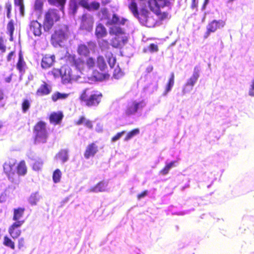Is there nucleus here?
<instances>
[{
  "label": "nucleus",
  "mask_w": 254,
  "mask_h": 254,
  "mask_svg": "<svg viewBox=\"0 0 254 254\" xmlns=\"http://www.w3.org/2000/svg\"><path fill=\"white\" fill-rule=\"evenodd\" d=\"M33 134L35 144L46 143L48 138L46 123L42 121H39L34 126Z\"/></svg>",
  "instance_id": "nucleus-3"
},
{
  "label": "nucleus",
  "mask_w": 254,
  "mask_h": 254,
  "mask_svg": "<svg viewBox=\"0 0 254 254\" xmlns=\"http://www.w3.org/2000/svg\"><path fill=\"white\" fill-rule=\"evenodd\" d=\"M180 160V159H178L175 160H173L170 162H167L166 161L165 162V164L168 166V167L169 168L170 170L171 169L177 167L179 165V161Z\"/></svg>",
  "instance_id": "nucleus-48"
},
{
  "label": "nucleus",
  "mask_w": 254,
  "mask_h": 254,
  "mask_svg": "<svg viewBox=\"0 0 254 254\" xmlns=\"http://www.w3.org/2000/svg\"><path fill=\"white\" fill-rule=\"evenodd\" d=\"M146 105L145 100H134L128 103L125 110V115L131 117L135 115L139 110H141Z\"/></svg>",
  "instance_id": "nucleus-5"
},
{
  "label": "nucleus",
  "mask_w": 254,
  "mask_h": 254,
  "mask_svg": "<svg viewBox=\"0 0 254 254\" xmlns=\"http://www.w3.org/2000/svg\"><path fill=\"white\" fill-rule=\"evenodd\" d=\"M200 67L198 65H196L193 70V73L192 75L191 76L193 78H195L196 80H198L199 76H200Z\"/></svg>",
  "instance_id": "nucleus-46"
},
{
  "label": "nucleus",
  "mask_w": 254,
  "mask_h": 254,
  "mask_svg": "<svg viewBox=\"0 0 254 254\" xmlns=\"http://www.w3.org/2000/svg\"><path fill=\"white\" fill-rule=\"evenodd\" d=\"M158 88V85L157 82H152L150 83L149 85L144 87L143 90L144 92L149 93L152 94L154 92L157 90Z\"/></svg>",
  "instance_id": "nucleus-28"
},
{
  "label": "nucleus",
  "mask_w": 254,
  "mask_h": 254,
  "mask_svg": "<svg viewBox=\"0 0 254 254\" xmlns=\"http://www.w3.org/2000/svg\"><path fill=\"white\" fill-rule=\"evenodd\" d=\"M14 52H12V51L10 52L8 54V55H7V61L8 62H10V61L11 60L12 58V57H13V55H14Z\"/></svg>",
  "instance_id": "nucleus-63"
},
{
  "label": "nucleus",
  "mask_w": 254,
  "mask_h": 254,
  "mask_svg": "<svg viewBox=\"0 0 254 254\" xmlns=\"http://www.w3.org/2000/svg\"><path fill=\"white\" fill-rule=\"evenodd\" d=\"M98 151V146L95 143H92L87 146L84 154V157L87 159H89L90 157L94 156Z\"/></svg>",
  "instance_id": "nucleus-14"
},
{
  "label": "nucleus",
  "mask_w": 254,
  "mask_h": 254,
  "mask_svg": "<svg viewBox=\"0 0 254 254\" xmlns=\"http://www.w3.org/2000/svg\"><path fill=\"white\" fill-rule=\"evenodd\" d=\"M97 64L98 68L102 71H105L107 67L105 59L102 56H99L97 57Z\"/></svg>",
  "instance_id": "nucleus-33"
},
{
  "label": "nucleus",
  "mask_w": 254,
  "mask_h": 254,
  "mask_svg": "<svg viewBox=\"0 0 254 254\" xmlns=\"http://www.w3.org/2000/svg\"><path fill=\"white\" fill-rule=\"evenodd\" d=\"M3 245L12 250L15 249V243L7 236H5L3 238Z\"/></svg>",
  "instance_id": "nucleus-36"
},
{
  "label": "nucleus",
  "mask_w": 254,
  "mask_h": 254,
  "mask_svg": "<svg viewBox=\"0 0 254 254\" xmlns=\"http://www.w3.org/2000/svg\"><path fill=\"white\" fill-rule=\"evenodd\" d=\"M155 7L160 9L161 7L169 6L170 5V1L169 0H153Z\"/></svg>",
  "instance_id": "nucleus-34"
},
{
  "label": "nucleus",
  "mask_w": 254,
  "mask_h": 254,
  "mask_svg": "<svg viewBox=\"0 0 254 254\" xmlns=\"http://www.w3.org/2000/svg\"><path fill=\"white\" fill-rule=\"evenodd\" d=\"M137 18L139 22L143 25H145L147 21L148 18V11L147 10L144 11L141 14H138L134 16Z\"/></svg>",
  "instance_id": "nucleus-31"
},
{
  "label": "nucleus",
  "mask_w": 254,
  "mask_h": 254,
  "mask_svg": "<svg viewBox=\"0 0 254 254\" xmlns=\"http://www.w3.org/2000/svg\"><path fill=\"white\" fill-rule=\"evenodd\" d=\"M60 19L59 10L55 8H50L45 13L44 28L45 31H49L53 27L54 22Z\"/></svg>",
  "instance_id": "nucleus-4"
},
{
  "label": "nucleus",
  "mask_w": 254,
  "mask_h": 254,
  "mask_svg": "<svg viewBox=\"0 0 254 254\" xmlns=\"http://www.w3.org/2000/svg\"><path fill=\"white\" fill-rule=\"evenodd\" d=\"M31 106V103L29 100L27 99H24L23 100L21 105L22 111L23 113H26L29 109Z\"/></svg>",
  "instance_id": "nucleus-42"
},
{
  "label": "nucleus",
  "mask_w": 254,
  "mask_h": 254,
  "mask_svg": "<svg viewBox=\"0 0 254 254\" xmlns=\"http://www.w3.org/2000/svg\"><path fill=\"white\" fill-rule=\"evenodd\" d=\"M79 6L88 11L97 10L100 7L99 2L93 1L89 3V0H70L69 3V14L74 15Z\"/></svg>",
  "instance_id": "nucleus-1"
},
{
  "label": "nucleus",
  "mask_w": 254,
  "mask_h": 254,
  "mask_svg": "<svg viewBox=\"0 0 254 254\" xmlns=\"http://www.w3.org/2000/svg\"><path fill=\"white\" fill-rule=\"evenodd\" d=\"M95 60L92 57H89L86 60V64L89 68H92L95 65Z\"/></svg>",
  "instance_id": "nucleus-51"
},
{
  "label": "nucleus",
  "mask_w": 254,
  "mask_h": 254,
  "mask_svg": "<svg viewBox=\"0 0 254 254\" xmlns=\"http://www.w3.org/2000/svg\"><path fill=\"white\" fill-rule=\"evenodd\" d=\"M44 3L42 0H35L34 9L36 11H41L43 9Z\"/></svg>",
  "instance_id": "nucleus-44"
},
{
  "label": "nucleus",
  "mask_w": 254,
  "mask_h": 254,
  "mask_svg": "<svg viewBox=\"0 0 254 254\" xmlns=\"http://www.w3.org/2000/svg\"><path fill=\"white\" fill-rule=\"evenodd\" d=\"M194 210V209L193 208H191L190 209H188V210H184L183 211H181V212H178L174 213V214H176L177 215H186V214H189L191 211H193Z\"/></svg>",
  "instance_id": "nucleus-54"
},
{
  "label": "nucleus",
  "mask_w": 254,
  "mask_h": 254,
  "mask_svg": "<svg viewBox=\"0 0 254 254\" xmlns=\"http://www.w3.org/2000/svg\"><path fill=\"white\" fill-rule=\"evenodd\" d=\"M48 3L52 5L59 7L60 10L64 12V6L66 0H47Z\"/></svg>",
  "instance_id": "nucleus-26"
},
{
  "label": "nucleus",
  "mask_w": 254,
  "mask_h": 254,
  "mask_svg": "<svg viewBox=\"0 0 254 254\" xmlns=\"http://www.w3.org/2000/svg\"><path fill=\"white\" fill-rule=\"evenodd\" d=\"M197 80L195 78H193L191 76L187 80V82L184 85L182 93L184 95L187 93L190 92L195 84L196 83Z\"/></svg>",
  "instance_id": "nucleus-16"
},
{
  "label": "nucleus",
  "mask_w": 254,
  "mask_h": 254,
  "mask_svg": "<svg viewBox=\"0 0 254 254\" xmlns=\"http://www.w3.org/2000/svg\"><path fill=\"white\" fill-rule=\"evenodd\" d=\"M68 96V94L64 93H61L59 92H56L52 96V100L54 102H56L58 100L65 99Z\"/></svg>",
  "instance_id": "nucleus-38"
},
{
  "label": "nucleus",
  "mask_w": 254,
  "mask_h": 254,
  "mask_svg": "<svg viewBox=\"0 0 254 254\" xmlns=\"http://www.w3.org/2000/svg\"><path fill=\"white\" fill-rule=\"evenodd\" d=\"M248 94L251 97H254V88L250 86Z\"/></svg>",
  "instance_id": "nucleus-62"
},
{
  "label": "nucleus",
  "mask_w": 254,
  "mask_h": 254,
  "mask_svg": "<svg viewBox=\"0 0 254 254\" xmlns=\"http://www.w3.org/2000/svg\"><path fill=\"white\" fill-rule=\"evenodd\" d=\"M5 8L6 9V16L8 18H10L12 7L11 3L9 1L5 3Z\"/></svg>",
  "instance_id": "nucleus-52"
},
{
  "label": "nucleus",
  "mask_w": 254,
  "mask_h": 254,
  "mask_svg": "<svg viewBox=\"0 0 254 254\" xmlns=\"http://www.w3.org/2000/svg\"><path fill=\"white\" fill-rule=\"evenodd\" d=\"M212 33L211 31L209 30V29L206 27V31L204 35V38L207 39L210 35V34Z\"/></svg>",
  "instance_id": "nucleus-64"
},
{
  "label": "nucleus",
  "mask_w": 254,
  "mask_h": 254,
  "mask_svg": "<svg viewBox=\"0 0 254 254\" xmlns=\"http://www.w3.org/2000/svg\"><path fill=\"white\" fill-rule=\"evenodd\" d=\"M100 13L102 14V19H110V14L109 13V11L108 9L106 7L102 8L100 11Z\"/></svg>",
  "instance_id": "nucleus-45"
},
{
  "label": "nucleus",
  "mask_w": 254,
  "mask_h": 254,
  "mask_svg": "<svg viewBox=\"0 0 254 254\" xmlns=\"http://www.w3.org/2000/svg\"><path fill=\"white\" fill-rule=\"evenodd\" d=\"M88 89H84L80 96V99L88 107L97 106L101 102L102 94L98 91H93L90 94L87 93Z\"/></svg>",
  "instance_id": "nucleus-2"
},
{
  "label": "nucleus",
  "mask_w": 254,
  "mask_h": 254,
  "mask_svg": "<svg viewBox=\"0 0 254 254\" xmlns=\"http://www.w3.org/2000/svg\"><path fill=\"white\" fill-rule=\"evenodd\" d=\"M25 221L14 222L8 228V233L10 236L14 239H17L21 233L19 228L24 224Z\"/></svg>",
  "instance_id": "nucleus-10"
},
{
  "label": "nucleus",
  "mask_w": 254,
  "mask_h": 254,
  "mask_svg": "<svg viewBox=\"0 0 254 254\" xmlns=\"http://www.w3.org/2000/svg\"><path fill=\"white\" fill-rule=\"evenodd\" d=\"M66 35L62 30L55 31L51 37V41L55 47L63 46V44L66 40Z\"/></svg>",
  "instance_id": "nucleus-7"
},
{
  "label": "nucleus",
  "mask_w": 254,
  "mask_h": 254,
  "mask_svg": "<svg viewBox=\"0 0 254 254\" xmlns=\"http://www.w3.org/2000/svg\"><path fill=\"white\" fill-rule=\"evenodd\" d=\"M77 52L79 55L87 57L90 53L88 47L85 44H80L78 45Z\"/></svg>",
  "instance_id": "nucleus-30"
},
{
  "label": "nucleus",
  "mask_w": 254,
  "mask_h": 254,
  "mask_svg": "<svg viewBox=\"0 0 254 254\" xmlns=\"http://www.w3.org/2000/svg\"><path fill=\"white\" fill-rule=\"evenodd\" d=\"M6 46L4 45L3 39L2 37H0V51L2 52H5Z\"/></svg>",
  "instance_id": "nucleus-59"
},
{
  "label": "nucleus",
  "mask_w": 254,
  "mask_h": 254,
  "mask_svg": "<svg viewBox=\"0 0 254 254\" xmlns=\"http://www.w3.org/2000/svg\"><path fill=\"white\" fill-rule=\"evenodd\" d=\"M51 92V87L46 83L42 84L37 91L36 94L44 96L49 94Z\"/></svg>",
  "instance_id": "nucleus-19"
},
{
  "label": "nucleus",
  "mask_w": 254,
  "mask_h": 254,
  "mask_svg": "<svg viewBox=\"0 0 254 254\" xmlns=\"http://www.w3.org/2000/svg\"><path fill=\"white\" fill-rule=\"evenodd\" d=\"M25 65V63L24 61L22 55L19 54L18 62L16 64V68L20 72H21L24 70Z\"/></svg>",
  "instance_id": "nucleus-40"
},
{
  "label": "nucleus",
  "mask_w": 254,
  "mask_h": 254,
  "mask_svg": "<svg viewBox=\"0 0 254 254\" xmlns=\"http://www.w3.org/2000/svg\"><path fill=\"white\" fill-rule=\"evenodd\" d=\"M116 62L115 58L109 57L108 59V63L111 68H113Z\"/></svg>",
  "instance_id": "nucleus-55"
},
{
  "label": "nucleus",
  "mask_w": 254,
  "mask_h": 254,
  "mask_svg": "<svg viewBox=\"0 0 254 254\" xmlns=\"http://www.w3.org/2000/svg\"><path fill=\"white\" fill-rule=\"evenodd\" d=\"M7 31L8 34H13L14 31V21L11 19L7 25Z\"/></svg>",
  "instance_id": "nucleus-47"
},
{
  "label": "nucleus",
  "mask_w": 254,
  "mask_h": 254,
  "mask_svg": "<svg viewBox=\"0 0 254 254\" xmlns=\"http://www.w3.org/2000/svg\"><path fill=\"white\" fill-rule=\"evenodd\" d=\"M130 0V2H129V5H128L129 9L132 12V13H133L134 16L137 15V14H138L139 12L138 10L137 3L135 1V0Z\"/></svg>",
  "instance_id": "nucleus-39"
},
{
  "label": "nucleus",
  "mask_w": 254,
  "mask_h": 254,
  "mask_svg": "<svg viewBox=\"0 0 254 254\" xmlns=\"http://www.w3.org/2000/svg\"><path fill=\"white\" fill-rule=\"evenodd\" d=\"M126 133V131L124 130L121 132H118L115 136H114L111 139L112 142H115L119 140L124 134Z\"/></svg>",
  "instance_id": "nucleus-50"
},
{
  "label": "nucleus",
  "mask_w": 254,
  "mask_h": 254,
  "mask_svg": "<svg viewBox=\"0 0 254 254\" xmlns=\"http://www.w3.org/2000/svg\"><path fill=\"white\" fill-rule=\"evenodd\" d=\"M107 32L105 26L101 23L98 24L96 28L95 35L97 38H102L105 37Z\"/></svg>",
  "instance_id": "nucleus-23"
},
{
  "label": "nucleus",
  "mask_w": 254,
  "mask_h": 254,
  "mask_svg": "<svg viewBox=\"0 0 254 254\" xmlns=\"http://www.w3.org/2000/svg\"><path fill=\"white\" fill-rule=\"evenodd\" d=\"M76 124L78 126L84 124L85 126L89 129H92L93 128V125L91 121L89 120H87L84 116L80 117Z\"/></svg>",
  "instance_id": "nucleus-29"
},
{
  "label": "nucleus",
  "mask_w": 254,
  "mask_h": 254,
  "mask_svg": "<svg viewBox=\"0 0 254 254\" xmlns=\"http://www.w3.org/2000/svg\"><path fill=\"white\" fill-rule=\"evenodd\" d=\"M68 60L71 65L77 70L80 71L84 65V61L75 55H70L68 57Z\"/></svg>",
  "instance_id": "nucleus-11"
},
{
  "label": "nucleus",
  "mask_w": 254,
  "mask_h": 254,
  "mask_svg": "<svg viewBox=\"0 0 254 254\" xmlns=\"http://www.w3.org/2000/svg\"><path fill=\"white\" fill-rule=\"evenodd\" d=\"M148 191L147 190H145L140 193L137 195V198L138 199H141L145 196H146L148 194Z\"/></svg>",
  "instance_id": "nucleus-60"
},
{
  "label": "nucleus",
  "mask_w": 254,
  "mask_h": 254,
  "mask_svg": "<svg viewBox=\"0 0 254 254\" xmlns=\"http://www.w3.org/2000/svg\"><path fill=\"white\" fill-rule=\"evenodd\" d=\"M24 239L23 238H20L18 239V248L19 250H22L24 247Z\"/></svg>",
  "instance_id": "nucleus-57"
},
{
  "label": "nucleus",
  "mask_w": 254,
  "mask_h": 254,
  "mask_svg": "<svg viewBox=\"0 0 254 254\" xmlns=\"http://www.w3.org/2000/svg\"><path fill=\"white\" fill-rule=\"evenodd\" d=\"M29 26L30 31L35 36H40L41 35L42 25L37 20L31 21Z\"/></svg>",
  "instance_id": "nucleus-15"
},
{
  "label": "nucleus",
  "mask_w": 254,
  "mask_h": 254,
  "mask_svg": "<svg viewBox=\"0 0 254 254\" xmlns=\"http://www.w3.org/2000/svg\"><path fill=\"white\" fill-rule=\"evenodd\" d=\"M64 117L62 112H54L51 113L49 117L50 122L54 125H59L61 123Z\"/></svg>",
  "instance_id": "nucleus-18"
},
{
  "label": "nucleus",
  "mask_w": 254,
  "mask_h": 254,
  "mask_svg": "<svg viewBox=\"0 0 254 254\" xmlns=\"http://www.w3.org/2000/svg\"><path fill=\"white\" fill-rule=\"evenodd\" d=\"M27 173L26 167L25 166V163L24 161H21L18 164V165L16 166V175L15 177L17 176H24Z\"/></svg>",
  "instance_id": "nucleus-25"
},
{
  "label": "nucleus",
  "mask_w": 254,
  "mask_h": 254,
  "mask_svg": "<svg viewBox=\"0 0 254 254\" xmlns=\"http://www.w3.org/2000/svg\"><path fill=\"white\" fill-rule=\"evenodd\" d=\"M16 161L14 159H10L6 161L3 165V171L9 181L13 182L16 175Z\"/></svg>",
  "instance_id": "nucleus-6"
},
{
  "label": "nucleus",
  "mask_w": 254,
  "mask_h": 254,
  "mask_svg": "<svg viewBox=\"0 0 254 254\" xmlns=\"http://www.w3.org/2000/svg\"><path fill=\"white\" fill-rule=\"evenodd\" d=\"M61 71V68L60 69H55L53 71V75L55 76V77H56V78L58 77H61V78L62 77V73Z\"/></svg>",
  "instance_id": "nucleus-61"
},
{
  "label": "nucleus",
  "mask_w": 254,
  "mask_h": 254,
  "mask_svg": "<svg viewBox=\"0 0 254 254\" xmlns=\"http://www.w3.org/2000/svg\"><path fill=\"white\" fill-rule=\"evenodd\" d=\"M55 61V56L50 55H46L41 61V67L43 69H47L52 66Z\"/></svg>",
  "instance_id": "nucleus-13"
},
{
  "label": "nucleus",
  "mask_w": 254,
  "mask_h": 254,
  "mask_svg": "<svg viewBox=\"0 0 254 254\" xmlns=\"http://www.w3.org/2000/svg\"><path fill=\"white\" fill-rule=\"evenodd\" d=\"M93 18L89 14H83L81 17L80 29L90 32L93 29Z\"/></svg>",
  "instance_id": "nucleus-8"
},
{
  "label": "nucleus",
  "mask_w": 254,
  "mask_h": 254,
  "mask_svg": "<svg viewBox=\"0 0 254 254\" xmlns=\"http://www.w3.org/2000/svg\"><path fill=\"white\" fill-rule=\"evenodd\" d=\"M175 80V75L173 72H172L170 74V78L167 82V83L165 87V91H164L162 95L163 96H166L168 93L171 90L174 84Z\"/></svg>",
  "instance_id": "nucleus-21"
},
{
  "label": "nucleus",
  "mask_w": 254,
  "mask_h": 254,
  "mask_svg": "<svg viewBox=\"0 0 254 254\" xmlns=\"http://www.w3.org/2000/svg\"><path fill=\"white\" fill-rule=\"evenodd\" d=\"M225 25V22L222 20H213L208 23L206 27L212 33H214L218 29L223 28Z\"/></svg>",
  "instance_id": "nucleus-12"
},
{
  "label": "nucleus",
  "mask_w": 254,
  "mask_h": 254,
  "mask_svg": "<svg viewBox=\"0 0 254 254\" xmlns=\"http://www.w3.org/2000/svg\"><path fill=\"white\" fill-rule=\"evenodd\" d=\"M55 158L60 160L63 164L69 159L68 151L67 149H61L56 155Z\"/></svg>",
  "instance_id": "nucleus-22"
},
{
  "label": "nucleus",
  "mask_w": 254,
  "mask_h": 254,
  "mask_svg": "<svg viewBox=\"0 0 254 254\" xmlns=\"http://www.w3.org/2000/svg\"><path fill=\"white\" fill-rule=\"evenodd\" d=\"M124 75V72L122 70V69L118 66L114 70L113 76L115 79H119L123 77Z\"/></svg>",
  "instance_id": "nucleus-43"
},
{
  "label": "nucleus",
  "mask_w": 254,
  "mask_h": 254,
  "mask_svg": "<svg viewBox=\"0 0 254 254\" xmlns=\"http://www.w3.org/2000/svg\"><path fill=\"white\" fill-rule=\"evenodd\" d=\"M41 196L38 191L32 192L28 198V201L31 205H37L38 202L40 200Z\"/></svg>",
  "instance_id": "nucleus-27"
},
{
  "label": "nucleus",
  "mask_w": 254,
  "mask_h": 254,
  "mask_svg": "<svg viewBox=\"0 0 254 254\" xmlns=\"http://www.w3.org/2000/svg\"><path fill=\"white\" fill-rule=\"evenodd\" d=\"M158 15L161 20H164L168 18L169 13L167 12H161L160 10L158 12Z\"/></svg>",
  "instance_id": "nucleus-53"
},
{
  "label": "nucleus",
  "mask_w": 254,
  "mask_h": 254,
  "mask_svg": "<svg viewBox=\"0 0 254 254\" xmlns=\"http://www.w3.org/2000/svg\"><path fill=\"white\" fill-rule=\"evenodd\" d=\"M43 166V162L41 160H37L33 164V169L35 171L40 170Z\"/></svg>",
  "instance_id": "nucleus-49"
},
{
  "label": "nucleus",
  "mask_w": 254,
  "mask_h": 254,
  "mask_svg": "<svg viewBox=\"0 0 254 254\" xmlns=\"http://www.w3.org/2000/svg\"><path fill=\"white\" fill-rule=\"evenodd\" d=\"M111 35H120L124 34V30L119 26L114 25L110 28L109 30Z\"/></svg>",
  "instance_id": "nucleus-32"
},
{
  "label": "nucleus",
  "mask_w": 254,
  "mask_h": 254,
  "mask_svg": "<svg viewBox=\"0 0 254 254\" xmlns=\"http://www.w3.org/2000/svg\"><path fill=\"white\" fill-rule=\"evenodd\" d=\"M139 133L140 129L138 128H134L127 132L126 136L124 139V140L126 141H128L135 136L138 135Z\"/></svg>",
  "instance_id": "nucleus-37"
},
{
  "label": "nucleus",
  "mask_w": 254,
  "mask_h": 254,
  "mask_svg": "<svg viewBox=\"0 0 254 254\" xmlns=\"http://www.w3.org/2000/svg\"><path fill=\"white\" fill-rule=\"evenodd\" d=\"M14 4L19 11L20 15L22 16L24 15V5L23 0H14Z\"/></svg>",
  "instance_id": "nucleus-35"
},
{
  "label": "nucleus",
  "mask_w": 254,
  "mask_h": 254,
  "mask_svg": "<svg viewBox=\"0 0 254 254\" xmlns=\"http://www.w3.org/2000/svg\"><path fill=\"white\" fill-rule=\"evenodd\" d=\"M127 19L124 17H120L117 14L114 13L112 15L111 19L110 20V22L112 25H122L125 24Z\"/></svg>",
  "instance_id": "nucleus-20"
},
{
  "label": "nucleus",
  "mask_w": 254,
  "mask_h": 254,
  "mask_svg": "<svg viewBox=\"0 0 254 254\" xmlns=\"http://www.w3.org/2000/svg\"><path fill=\"white\" fill-rule=\"evenodd\" d=\"M149 50L152 53L157 52L158 50V46L153 43L151 44L149 46Z\"/></svg>",
  "instance_id": "nucleus-58"
},
{
  "label": "nucleus",
  "mask_w": 254,
  "mask_h": 254,
  "mask_svg": "<svg viewBox=\"0 0 254 254\" xmlns=\"http://www.w3.org/2000/svg\"><path fill=\"white\" fill-rule=\"evenodd\" d=\"M62 173L60 169H57L54 171L53 174V180L54 183L60 182L61 178Z\"/></svg>",
  "instance_id": "nucleus-41"
},
{
  "label": "nucleus",
  "mask_w": 254,
  "mask_h": 254,
  "mask_svg": "<svg viewBox=\"0 0 254 254\" xmlns=\"http://www.w3.org/2000/svg\"><path fill=\"white\" fill-rule=\"evenodd\" d=\"M62 72V82L63 84L69 83L70 81L74 79V76L72 74V69L67 65H64L61 67Z\"/></svg>",
  "instance_id": "nucleus-9"
},
{
  "label": "nucleus",
  "mask_w": 254,
  "mask_h": 254,
  "mask_svg": "<svg viewBox=\"0 0 254 254\" xmlns=\"http://www.w3.org/2000/svg\"><path fill=\"white\" fill-rule=\"evenodd\" d=\"M25 211V208L24 207H19L13 209V216L12 219L15 222L20 221L19 219L22 217L24 215Z\"/></svg>",
  "instance_id": "nucleus-24"
},
{
  "label": "nucleus",
  "mask_w": 254,
  "mask_h": 254,
  "mask_svg": "<svg viewBox=\"0 0 254 254\" xmlns=\"http://www.w3.org/2000/svg\"><path fill=\"white\" fill-rule=\"evenodd\" d=\"M108 183L104 181H102L99 182L96 186L91 187L89 190V192L97 193L99 192H103L105 191Z\"/></svg>",
  "instance_id": "nucleus-17"
},
{
  "label": "nucleus",
  "mask_w": 254,
  "mask_h": 254,
  "mask_svg": "<svg viewBox=\"0 0 254 254\" xmlns=\"http://www.w3.org/2000/svg\"><path fill=\"white\" fill-rule=\"evenodd\" d=\"M170 170L169 168L165 164V167L159 172V174L165 176L169 173Z\"/></svg>",
  "instance_id": "nucleus-56"
}]
</instances>
